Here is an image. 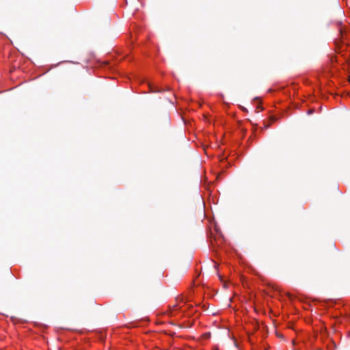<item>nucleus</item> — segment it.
I'll list each match as a JSON object with an SVG mask.
<instances>
[{"label":"nucleus","instance_id":"f257e3e1","mask_svg":"<svg viewBox=\"0 0 350 350\" xmlns=\"http://www.w3.org/2000/svg\"><path fill=\"white\" fill-rule=\"evenodd\" d=\"M202 337L204 338V339H208L210 338L211 337V333H205L202 335Z\"/></svg>","mask_w":350,"mask_h":350},{"label":"nucleus","instance_id":"f03ea898","mask_svg":"<svg viewBox=\"0 0 350 350\" xmlns=\"http://www.w3.org/2000/svg\"><path fill=\"white\" fill-rule=\"evenodd\" d=\"M269 126V124H267V125H265V129H267V128H268Z\"/></svg>","mask_w":350,"mask_h":350}]
</instances>
